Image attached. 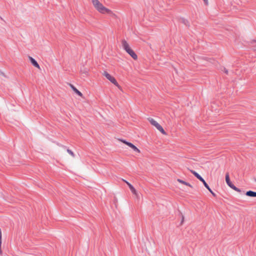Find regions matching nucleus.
<instances>
[{"mask_svg": "<svg viewBox=\"0 0 256 256\" xmlns=\"http://www.w3.org/2000/svg\"><path fill=\"white\" fill-rule=\"evenodd\" d=\"M92 1L94 7L98 12L103 14H111L112 13V12L110 10L104 7L98 0H92Z\"/></svg>", "mask_w": 256, "mask_h": 256, "instance_id": "nucleus-1", "label": "nucleus"}, {"mask_svg": "<svg viewBox=\"0 0 256 256\" xmlns=\"http://www.w3.org/2000/svg\"><path fill=\"white\" fill-rule=\"evenodd\" d=\"M122 46L123 49L134 60H136L138 58L137 55L130 48L129 44L125 40H122Z\"/></svg>", "mask_w": 256, "mask_h": 256, "instance_id": "nucleus-2", "label": "nucleus"}, {"mask_svg": "<svg viewBox=\"0 0 256 256\" xmlns=\"http://www.w3.org/2000/svg\"><path fill=\"white\" fill-rule=\"evenodd\" d=\"M191 172L200 181H201L206 188L208 190V191L214 196H216L215 193H214L212 190H211V188H210L208 185L207 184V183L196 172L193 170H190Z\"/></svg>", "mask_w": 256, "mask_h": 256, "instance_id": "nucleus-3", "label": "nucleus"}, {"mask_svg": "<svg viewBox=\"0 0 256 256\" xmlns=\"http://www.w3.org/2000/svg\"><path fill=\"white\" fill-rule=\"evenodd\" d=\"M148 120L152 125L154 126L162 134H166L165 131L164 130L162 126L154 120L152 118H148Z\"/></svg>", "mask_w": 256, "mask_h": 256, "instance_id": "nucleus-4", "label": "nucleus"}, {"mask_svg": "<svg viewBox=\"0 0 256 256\" xmlns=\"http://www.w3.org/2000/svg\"><path fill=\"white\" fill-rule=\"evenodd\" d=\"M104 75L111 82L117 86L118 84L116 80L113 76H112L110 74H109L106 72H104Z\"/></svg>", "mask_w": 256, "mask_h": 256, "instance_id": "nucleus-5", "label": "nucleus"}, {"mask_svg": "<svg viewBox=\"0 0 256 256\" xmlns=\"http://www.w3.org/2000/svg\"><path fill=\"white\" fill-rule=\"evenodd\" d=\"M121 141L124 144H126L127 146H129L134 151L136 152H140V150L134 144L132 143L128 142L126 140H121Z\"/></svg>", "mask_w": 256, "mask_h": 256, "instance_id": "nucleus-6", "label": "nucleus"}, {"mask_svg": "<svg viewBox=\"0 0 256 256\" xmlns=\"http://www.w3.org/2000/svg\"><path fill=\"white\" fill-rule=\"evenodd\" d=\"M226 184L232 189H234L236 186L234 184H232V182H230V177H229V174L228 173H227L226 175Z\"/></svg>", "mask_w": 256, "mask_h": 256, "instance_id": "nucleus-7", "label": "nucleus"}, {"mask_svg": "<svg viewBox=\"0 0 256 256\" xmlns=\"http://www.w3.org/2000/svg\"><path fill=\"white\" fill-rule=\"evenodd\" d=\"M70 86L78 95L80 96H82V93L80 91H79L76 87H74V85L70 84Z\"/></svg>", "mask_w": 256, "mask_h": 256, "instance_id": "nucleus-8", "label": "nucleus"}, {"mask_svg": "<svg viewBox=\"0 0 256 256\" xmlns=\"http://www.w3.org/2000/svg\"><path fill=\"white\" fill-rule=\"evenodd\" d=\"M29 59L32 63V64L35 67L40 68V66L37 62L32 57L29 56Z\"/></svg>", "mask_w": 256, "mask_h": 256, "instance_id": "nucleus-9", "label": "nucleus"}, {"mask_svg": "<svg viewBox=\"0 0 256 256\" xmlns=\"http://www.w3.org/2000/svg\"><path fill=\"white\" fill-rule=\"evenodd\" d=\"M246 194L247 196H250V197H256V192L252 191V190H248L246 192Z\"/></svg>", "mask_w": 256, "mask_h": 256, "instance_id": "nucleus-10", "label": "nucleus"}, {"mask_svg": "<svg viewBox=\"0 0 256 256\" xmlns=\"http://www.w3.org/2000/svg\"><path fill=\"white\" fill-rule=\"evenodd\" d=\"M178 181L181 184H185L186 186H190V188H192V185L190 184H189V183H188V182H185V181H184L183 180H180V179H178Z\"/></svg>", "mask_w": 256, "mask_h": 256, "instance_id": "nucleus-11", "label": "nucleus"}, {"mask_svg": "<svg viewBox=\"0 0 256 256\" xmlns=\"http://www.w3.org/2000/svg\"><path fill=\"white\" fill-rule=\"evenodd\" d=\"M126 182V184L128 186L129 188H130V190H131L132 192L136 193V190L135 188H134V186L130 184L128 182Z\"/></svg>", "mask_w": 256, "mask_h": 256, "instance_id": "nucleus-12", "label": "nucleus"}, {"mask_svg": "<svg viewBox=\"0 0 256 256\" xmlns=\"http://www.w3.org/2000/svg\"><path fill=\"white\" fill-rule=\"evenodd\" d=\"M182 22H183L185 25L188 26V21L186 20H185L184 18L182 19Z\"/></svg>", "mask_w": 256, "mask_h": 256, "instance_id": "nucleus-13", "label": "nucleus"}, {"mask_svg": "<svg viewBox=\"0 0 256 256\" xmlns=\"http://www.w3.org/2000/svg\"><path fill=\"white\" fill-rule=\"evenodd\" d=\"M67 152L70 154L73 157L74 156V153L70 150L68 149Z\"/></svg>", "mask_w": 256, "mask_h": 256, "instance_id": "nucleus-14", "label": "nucleus"}, {"mask_svg": "<svg viewBox=\"0 0 256 256\" xmlns=\"http://www.w3.org/2000/svg\"><path fill=\"white\" fill-rule=\"evenodd\" d=\"M233 190L239 192H241V190L240 188H236V186H235Z\"/></svg>", "mask_w": 256, "mask_h": 256, "instance_id": "nucleus-15", "label": "nucleus"}, {"mask_svg": "<svg viewBox=\"0 0 256 256\" xmlns=\"http://www.w3.org/2000/svg\"><path fill=\"white\" fill-rule=\"evenodd\" d=\"M184 220V216H182V221L180 224V225H182V224Z\"/></svg>", "mask_w": 256, "mask_h": 256, "instance_id": "nucleus-16", "label": "nucleus"}, {"mask_svg": "<svg viewBox=\"0 0 256 256\" xmlns=\"http://www.w3.org/2000/svg\"><path fill=\"white\" fill-rule=\"evenodd\" d=\"M224 72L226 74H228V70L226 69V68H224Z\"/></svg>", "mask_w": 256, "mask_h": 256, "instance_id": "nucleus-17", "label": "nucleus"}, {"mask_svg": "<svg viewBox=\"0 0 256 256\" xmlns=\"http://www.w3.org/2000/svg\"><path fill=\"white\" fill-rule=\"evenodd\" d=\"M204 3L207 4H208V0H203Z\"/></svg>", "mask_w": 256, "mask_h": 256, "instance_id": "nucleus-18", "label": "nucleus"}, {"mask_svg": "<svg viewBox=\"0 0 256 256\" xmlns=\"http://www.w3.org/2000/svg\"><path fill=\"white\" fill-rule=\"evenodd\" d=\"M255 181L256 182V179H255Z\"/></svg>", "mask_w": 256, "mask_h": 256, "instance_id": "nucleus-19", "label": "nucleus"}]
</instances>
